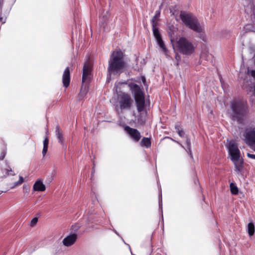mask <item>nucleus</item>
<instances>
[{"mask_svg":"<svg viewBox=\"0 0 255 255\" xmlns=\"http://www.w3.org/2000/svg\"><path fill=\"white\" fill-rule=\"evenodd\" d=\"M175 46L180 53L186 56L193 54L196 47L191 40L184 36L179 37L176 40Z\"/></svg>","mask_w":255,"mask_h":255,"instance_id":"39448f33","label":"nucleus"},{"mask_svg":"<svg viewBox=\"0 0 255 255\" xmlns=\"http://www.w3.org/2000/svg\"><path fill=\"white\" fill-rule=\"evenodd\" d=\"M160 15V9L158 10H156L155 13V15L153 17L151 20L152 24H157V20L158 18L159 17Z\"/></svg>","mask_w":255,"mask_h":255,"instance_id":"5701e85b","label":"nucleus"},{"mask_svg":"<svg viewBox=\"0 0 255 255\" xmlns=\"http://www.w3.org/2000/svg\"><path fill=\"white\" fill-rule=\"evenodd\" d=\"M92 67L91 63L87 60L84 64L82 73V83L79 95L83 97L88 92V84L91 80Z\"/></svg>","mask_w":255,"mask_h":255,"instance_id":"423d86ee","label":"nucleus"},{"mask_svg":"<svg viewBox=\"0 0 255 255\" xmlns=\"http://www.w3.org/2000/svg\"><path fill=\"white\" fill-rule=\"evenodd\" d=\"M115 86H117V87L118 86L117 83L115 84Z\"/></svg>","mask_w":255,"mask_h":255,"instance_id":"58836bf2","label":"nucleus"},{"mask_svg":"<svg viewBox=\"0 0 255 255\" xmlns=\"http://www.w3.org/2000/svg\"><path fill=\"white\" fill-rule=\"evenodd\" d=\"M14 171L7 163H4V165L0 167V178L6 177L8 175H14Z\"/></svg>","mask_w":255,"mask_h":255,"instance_id":"9b49d317","label":"nucleus"},{"mask_svg":"<svg viewBox=\"0 0 255 255\" xmlns=\"http://www.w3.org/2000/svg\"><path fill=\"white\" fill-rule=\"evenodd\" d=\"M157 24H152L153 35L156 40L161 38L158 30V28L157 27Z\"/></svg>","mask_w":255,"mask_h":255,"instance_id":"412c9836","label":"nucleus"},{"mask_svg":"<svg viewBox=\"0 0 255 255\" xmlns=\"http://www.w3.org/2000/svg\"><path fill=\"white\" fill-rule=\"evenodd\" d=\"M55 135L58 139L59 142L62 144H64V138L62 132L59 126H57L55 128Z\"/></svg>","mask_w":255,"mask_h":255,"instance_id":"a211bd4d","label":"nucleus"},{"mask_svg":"<svg viewBox=\"0 0 255 255\" xmlns=\"http://www.w3.org/2000/svg\"><path fill=\"white\" fill-rule=\"evenodd\" d=\"M23 178L21 176H19V180L13 183L12 188H14L16 186H17L23 183Z\"/></svg>","mask_w":255,"mask_h":255,"instance_id":"bb28decb","label":"nucleus"},{"mask_svg":"<svg viewBox=\"0 0 255 255\" xmlns=\"http://www.w3.org/2000/svg\"><path fill=\"white\" fill-rule=\"evenodd\" d=\"M159 208L161 210V213H162V201L161 193H160V194L159 195Z\"/></svg>","mask_w":255,"mask_h":255,"instance_id":"cd10ccee","label":"nucleus"},{"mask_svg":"<svg viewBox=\"0 0 255 255\" xmlns=\"http://www.w3.org/2000/svg\"><path fill=\"white\" fill-rule=\"evenodd\" d=\"M179 17L184 25L190 29L197 33L204 32V24H201L197 17L192 13L181 11Z\"/></svg>","mask_w":255,"mask_h":255,"instance_id":"7ed1b4c3","label":"nucleus"},{"mask_svg":"<svg viewBox=\"0 0 255 255\" xmlns=\"http://www.w3.org/2000/svg\"><path fill=\"white\" fill-rule=\"evenodd\" d=\"M45 189V186L41 180H37L33 184V190L34 191H44Z\"/></svg>","mask_w":255,"mask_h":255,"instance_id":"2eb2a0df","label":"nucleus"},{"mask_svg":"<svg viewBox=\"0 0 255 255\" xmlns=\"http://www.w3.org/2000/svg\"><path fill=\"white\" fill-rule=\"evenodd\" d=\"M137 110L138 113L143 112L145 108V98L142 97L135 99Z\"/></svg>","mask_w":255,"mask_h":255,"instance_id":"4468645a","label":"nucleus"},{"mask_svg":"<svg viewBox=\"0 0 255 255\" xmlns=\"http://www.w3.org/2000/svg\"><path fill=\"white\" fill-rule=\"evenodd\" d=\"M247 156L249 158H252L255 159V154H251L250 153H247Z\"/></svg>","mask_w":255,"mask_h":255,"instance_id":"c756f323","label":"nucleus"},{"mask_svg":"<svg viewBox=\"0 0 255 255\" xmlns=\"http://www.w3.org/2000/svg\"><path fill=\"white\" fill-rule=\"evenodd\" d=\"M137 121L141 124H143L145 123V120L138 119Z\"/></svg>","mask_w":255,"mask_h":255,"instance_id":"2f4dec72","label":"nucleus"},{"mask_svg":"<svg viewBox=\"0 0 255 255\" xmlns=\"http://www.w3.org/2000/svg\"><path fill=\"white\" fill-rule=\"evenodd\" d=\"M127 67L124 53L120 49L113 51L109 61L108 71L110 75H120Z\"/></svg>","mask_w":255,"mask_h":255,"instance_id":"f03ea898","label":"nucleus"},{"mask_svg":"<svg viewBox=\"0 0 255 255\" xmlns=\"http://www.w3.org/2000/svg\"><path fill=\"white\" fill-rule=\"evenodd\" d=\"M151 141L149 138L143 137L141 141L140 145L142 146H145L146 148H148L151 146Z\"/></svg>","mask_w":255,"mask_h":255,"instance_id":"6ab92c4d","label":"nucleus"},{"mask_svg":"<svg viewBox=\"0 0 255 255\" xmlns=\"http://www.w3.org/2000/svg\"><path fill=\"white\" fill-rule=\"evenodd\" d=\"M110 22L109 16L108 15H104L100 22V25L104 30L106 31L108 30V25Z\"/></svg>","mask_w":255,"mask_h":255,"instance_id":"dca6fc26","label":"nucleus"},{"mask_svg":"<svg viewBox=\"0 0 255 255\" xmlns=\"http://www.w3.org/2000/svg\"><path fill=\"white\" fill-rule=\"evenodd\" d=\"M6 154L5 151H3L1 153V155L0 156V160H2L4 158Z\"/></svg>","mask_w":255,"mask_h":255,"instance_id":"7c9ffc66","label":"nucleus"},{"mask_svg":"<svg viewBox=\"0 0 255 255\" xmlns=\"http://www.w3.org/2000/svg\"><path fill=\"white\" fill-rule=\"evenodd\" d=\"M254 151H255V148H254Z\"/></svg>","mask_w":255,"mask_h":255,"instance_id":"ea45409f","label":"nucleus"},{"mask_svg":"<svg viewBox=\"0 0 255 255\" xmlns=\"http://www.w3.org/2000/svg\"><path fill=\"white\" fill-rule=\"evenodd\" d=\"M249 112L246 102L241 100H232L230 102V111L228 114L231 120L238 124H244L248 118Z\"/></svg>","mask_w":255,"mask_h":255,"instance_id":"f257e3e1","label":"nucleus"},{"mask_svg":"<svg viewBox=\"0 0 255 255\" xmlns=\"http://www.w3.org/2000/svg\"><path fill=\"white\" fill-rule=\"evenodd\" d=\"M243 136L245 142L253 148L255 146V128L246 129Z\"/></svg>","mask_w":255,"mask_h":255,"instance_id":"6e6552de","label":"nucleus"},{"mask_svg":"<svg viewBox=\"0 0 255 255\" xmlns=\"http://www.w3.org/2000/svg\"><path fill=\"white\" fill-rule=\"evenodd\" d=\"M182 148L185 149L187 153L189 155L190 157L191 158H193V155L192 153V150H191V141L190 138L188 137L186 138V141L185 143V147L183 146L182 144L179 143L178 142H177Z\"/></svg>","mask_w":255,"mask_h":255,"instance_id":"f3484780","label":"nucleus"},{"mask_svg":"<svg viewBox=\"0 0 255 255\" xmlns=\"http://www.w3.org/2000/svg\"><path fill=\"white\" fill-rule=\"evenodd\" d=\"M70 69L69 67H67L63 74L62 75V83L63 86L65 88H67L70 84Z\"/></svg>","mask_w":255,"mask_h":255,"instance_id":"ddd939ff","label":"nucleus"},{"mask_svg":"<svg viewBox=\"0 0 255 255\" xmlns=\"http://www.w3.org/2000/svg\"><path fill=\"white\" fill-rule=\"evenodd\" d=\"M134 99L144 97V93L140 87L134 83H130L128 85Z\"/></svg>","mask_w":255,"mask_h":255,"instance_id":"9d476101","label":"nucleus"},{"mask_svg":"<svg viewBox=\"0 0 255 255\" xmlns=\"http://www.w3.org/2000/svg\"><path fill=\"white\" fill-rule=\"evenodd\" d=\"M156 42L158 45V46L162 49V51L164 52H166L167 51V49L164 45V43L161 38L158 39L156 40Z\"/></svg>","mask_w":255,"mask_h":255,"instance_id":"b1692460","label":"nucleus"},{"mask_svg":"<svg viewBox=\"0 0 255 255\" xmlns=\"http://www.w3.org/2000/svg\"><path fill=\"white\" fill-rule=\"evenodd\" d=\"M125 244L127 245V244H126V243H125ZM127 245L128 246V247H129V249H130V247H129V245L127 244ZM130 250V253H132V251H131V250Z\"/></svg>","mask_w":255,"mask_h":255,"instance_id":"c9c22d12","label":"nucleus"},{"mask_svg":"<svg viewBox=\"0 0 255 255\" xmlns=\"http://www.w3.org/2000/svg\"><path fill=\"white\" fill-rule=\"evenodd\" d=\"M133 102V100L129 94L122 92L118 94L117 103L121 111L129 110Z\"/></svg>","mask_w":255,"mask_h":255,"instance_id":"0eeeda50","label":"nucleus"},{"mask_svg":"<svg viewBox=\"0 0 255 255\" xmlns=\"http://www.w3.org/2000/svg\"><path fill=\"white\" fill-rule=\"evenodd\" d=\"M77 239V234L72 233L63 240L62 243L65 246L68 247L73 245L76 242Z\"/></svg>","mask_w":255,"mask_h":255,"instance_id":"f8f14e48","label":"nucleus"},{"mask_svg":"<svg viewBox=\"0 0 255 255\" xmlns=\"http://www.w3.org/2000/svg\"><path fill=\"white\" fill-rule=\"evenodd\" d=\"M230 159L235 166V170L238 173L241 172L244 168V159L241 157L240 150L238 146L233 142H230L228 146Z\"/></svg>","mask_w":255,"mask_h":255,"instance_id":"20e7f679","label":"nucleus"},{"mask_svg":"<svg viewBox=\"0 0 255 255\" xmlns=\"http://www.w3.org/2000/svg\"><path fill=\"white\" fill-rule=\"evenodd\" d=\"M145 78H143V82H145Z\"/></svg>","mask_w":255,"mask_h":255,"instance_id":"4c0bfd02","label":"nucleus"},{"mask_svg":"<svg viewBox=\"0 0 255 255\" xmlns=\"http://www.w3.org/2000/svg\"><path fill=\"white\" fill-rule=\"evenodd\" d=\"M175 129H176L180 137H183L184 135V132L183 130L180 129L179 128V126L176 125L175 126Z\"/></svg>","mask_w":255,"mask_h":255,"instance_id":"a878e982","label":"nucleus"},{"mask_svg":"<svg viewBox=\"0 0 255 255\" xmlns=\"http://www.w3.org/2000/svg\"><path fill=\"white\" fill-rule=\"evenodd\" d=\"M231 192L233 194L237 195L238 193L239 190L237 186L235 183H231L230 185Z\"/></svg>","mask_w":255,"mask_h":255,"instance_id":"393cba45","label":"nucleus"},{"mask_svg":"<svg viewBox=\"0 0 255 255\" xmlns=\"http://www.w3.org/2000/svg\"><path fill=\"white\" fill-rule=\"evenodd\" d=\"M49 143V138L48 137H45L43 140V147L42 149V155L44 156L48 150V146Z\"/></svg>","mask_w":255,"mask_h":255,"instance_id":"aec40b11","label":"nucleus"},{"mask_svg":"<svg viewBox=\"0 0 255 255\" xmlns=\"http://www.w3.org/2000/svg\"><path fill=\"white\" fill-rule=\"evenodd\" d=\"M124 131L128 137L134 142H138L141 137L140 132L137 129L130 128L128 126L124 127Z\"/></svg>","mask_w":255,"mask_h":255,"instance_id":"1a4fd4ad","label":"nucleus"},{"mask_svg":"<svg viewBox=\"0 0 255 255\" xmlns=\"http://www.w3.org/2000/svg\"><path fill=\"white\" fill-rule=\"evenodd\" d=\"M38 221V218L36 217H35L33 218L30 222V226L33 227L34 225L36 224Z\"/></svg>","mask_w":255,"mask_h":255,"instance_id":"c85d7f7f","label":"nucleus"},{"mask_svg":"<svg viewBox=\"0 0 255 255\" xmlns=\"http://www.w3.org/2000/svg\"><path fill=\"white\" fill-rule=\"evenodd\" d=\"M205 36H201V38H202L203 39V40H205Z\"/></svg>","mask_w":255,"mask_h":255,"instance_id":"f704fd0d","label":"nucleus"},{"mask_svg":"<svg viewBox=\"0 0 255 255\" xmlns=\"http://www.w3.org/2000/svg\"><path fill=\"white\" fill-rule=\"evenodd\" d=\"M247 231L250 236H252L255 233V225L253 222H250L248 224Z\"/></svg>","mask_w":255,"mask_h":255,"instance_id":"4be33fe9","label":"nucleus"},{"mask_svg":"<svg viewBox=\"0 0 255 255\" xmlns=\"http://www.w3.org/2000/svg\"><path fill=\"white\" fill-rule=\"evenodd\" d=\"M0 194L2 192H1V191H0Z\"/></svg>","mask_w":255,"mask_h":255,"instance_id":"a19ab883","label":"nucleus"},{"mask_svg":"<svg viewBox=\"0 0 255 255\" xmlns=\"http://www.w3.org/2000/svg\"><path fill=\"white\" fill-rule=\"evenodd\" d=\"M114 232H115V233H116V234L118 236L120 237V238H121V239H122V240L123 241V242L124 243H125V242L124 240L123 239V238H122V237H121L120 236V235L118 234V233L116 230H114Z\"/></svg>","mask_w":255,"mask_h":255,"instance_id":"473e14b6","label":"nucleus"},{"mask_svg":"<svg viewBox=\"0 0 255 255\" xmlns=\"http://www.w3.org/2000/svg\"><path fill=\"white\" fill-rule=\"evenodd\" d=\"M127 84V83H118V84Z\"/></svg>","mask_w":255,"mask_h":255,"instance_id":"e433bc0d","label":"nucleus"},{"mask_svg":"<svg viewBox=\"0 0 255 255\" xmlns=\"http://www.w3.org/2000/svg\"><path fill=\"white\" fill-rule=\"evenodd\" d=\"M23 187L24 189H26V190H28L29 189V187H28V186L27 185H24Z\"/></svg>","mask_w":255,"mask_h":255,"instance_id":"72a5a7b5","label":"nucleus"}]
</instances>
